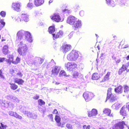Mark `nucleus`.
Instances as JSON below:
<instances>
[{
  "label": "nucleus",
  "mask_w": 129,
  "mask_h": 129,
  "mask_svg": "<svg viewBox=\"0 0 129 129\" xmlns=\"http://www.w3.org/2000/svg\"><path fill=\"white\" fill-rule=\"evenodd\" d=\"M76 19L75 17L71 16L68 18L67 22L70 25H73Z\"/></svg>",
  "instance_id": "9d476101"
},
{
  "label": "nucleus",
  "mask_w": 129,
  "mask_h": 129,
  "mask_svg": "<svg viewBox=\"0 0 129 129\" xmlns=\"http://www.w3.org/2000/svg\"><path fill=\"white\" fill-rule=\"evenodd\" d=\"M27 7L29 8H31L33 7V4L31 3H28L27 5Z\"/></svg>",
  "instance_id": "603ef678"
},
{
  "label": "nucleus",
  "mask_w": 129,
  "mask_h": 129,
  "mask_svg": "<svg viewBox=\"0 0 129 129\" xmlns=\"http://www.w3.org/2000/svg\"><path fill=\"white\" fill-rule=\"evenodd\" d=\"M39 111L42 112H44V111L41 108H39Z\"/></svg>",
  "instance_id": "338daca9"
},
{
  "label": "nucleus",
  "mask_w": 129,
  "mask_h": 129,
  "mask_svg": "<svg viewBox=\"0 0 129 129\" xmlns=\"http://www.w3.org/2000/svg\"><path fill=\"white\" fill-rule=\"evenodd\" d=\"M84 12L83 11H81L80 12L79 14L81 16H83L84 15Z\"/></svg>",
  "instance_id": "4d7b16f0"
},
{
  "label": "nucleus",
  "mask_w": 129,
  "mask_h": 129,
  "mask_svg": "<svg viewBox=\"0 0 129 129\" xmlns=\"http://www.w3.org/2000/svg\"><path fill=\"white\" fill-rule=\"evenodd\" d=\"M9 114L10 115L14 116L16 118H18L20 119H21L22 117L20 116L16 112H14L12 111H10L9 112Z\"/></svg>",
  "instance_id": "412c9836"
},
{
  "label": "nucleus",
  "mask_w": 129,
  "mask_h": 129,
  "mask_svg": "<svg viewBox=\"0 0 129 129\" xmlns=\"http://www.w3.org/2000/svg\"><path fill=\"white\" fill-rule=\"evenodd\" d=\"M110 74V72H108L107 74L105 75L104 77V80H108L109 78V76Z\"/></svg>",
  "instance_id": "58836bf2"
},
{
  "label": "nucleus",
  "mask_w": 129,
  "mask_h": 129,
  "mask_svg": "<svg viewBox=\"0 0 129 129\" xmlns=\"http://www.w3.org/2000/svg\"><path fill=\"white\" fill-rule=\"evenodd\" d=\"M0 104L3 106H5V102H4V101L3 100H0Z\"/></svg>",
  "instance_id": "5fc2aeb1"
},
{
  "label": "nucleus",
  "mask_w": 129,
  "mask_h": 129,
  "mask_svg": "<svg viewBox=\"0 0 129 129\" xmlns=\"http://www.w3.org/2000/svg\"><path fill=\"white\" fill-rule=\"evenodd\" d=\"M26 31L21 30L19 31L17 34V36L18 39H22L24 35H25Z\"/></svg>",
  "instance_id": "f8f14e48"
},
{
  "label": "nucleus",
  "mask_w": 129,
  "mask_h": 129,
  "mask_svg": "<svg viewBox=\"0 0 129 129\" xmlns=\"http://www.w3.org/2000/svg\"><path fill=\"white\" fill-rule=\"evenodd\" d=\"M35 13L36 15H38L39 14V12L37 11H35Z\"/></svg>",
  "instance_id": "69168bd1"
},
{
  "label": "nucleus",
  "mask_w": 129,
  "mask_h": 129,
  "mask_svg": "<svg viewBox=\"0 0 129 129\" xmlns=\"http://www.w3.org/2000/svg\"><path fill=\"white\" fill-rule=\"evenodd\" d=\"M126 125V129H129V127L125 124V123L123 121L117 123L113 127V129H123L124 127V125Z\"/></svg>",
  "instance_id": "20e7f679"
},
{
  "label": "nucleus",
  "mask_w": 129,
  "mask_h": 129,
  "mask_svg": "<svg viewBox=\"0 0 129 129\" xmlns=\"http://www.w3.org/2000/svg\"><path fill=\"white\" fill-rule=\"evenodd\" d=\"M100 76L97 73H94L93 74L92 78L94 80H97L99 79Z\"/></svg>",
  "instance_id": "7c9ffc66"
},
{
  "label": "nucleus",
  "mask_w": 129,
  "mask_h": 129,
  "mask_svg": "<svg viewBox=\"0 0 129 129\" xmlns=\"http://www.w3.org/2000/svg\"><path fill=\"white\" fill-rule=\"evenodd\" d=\"M9 59H6V61L9 63H11V62L12 63V62L14 61L13 60V56L12 55H9L8 56Z\"/></svg>",
  "instance_id": "c85d7f7f"
},
{
  "label": "nucleus",
  "mask_w": 129,
  "mask_h": 129,
  "mask_svg": "<svg viewBox=\"0 0 129 129\" xmlns=\"http://www.w3.org/2000/svg\"><path fill=\"white\" fill-rule=\"evenodd\" d=\"M49 117L51 119H53V115L52 114H50L49 115Z\"/></svg>",
  "instance_id": "774afa93"
},
{
  "label": "nucleus",
  "mask_w": 129,
  "mask_h": 129,
  "mask_svg": "<svg viewBox=\"0 0 129 129\" xmlns=\"http://www.w3.org/2000/svg\"><path fill=\"white\" fill-rule=\"evenodd\" d=\"M111 110L108 108H105L103 110V113L106 114L107 115L110 117H113V115L112 113H111Z\"/></svg>",
  "instance_id": "a211bd4d"
},
{
  "label": "nucleus",
  "mask_w": 129,
  "mask_h": 129,
  "mask_svg": "<svg viewBox=\"0 0 129 129\" xmlns=\"http://www.w3.org/2000/svg\"><path fill=\"white\" fill-rule=\"evenodd\" d=\"M107 3L109 6L112 7L114 6L116 4V3L114 2V1L111 0H106Z\"/></svg>",
  "instance_id": "393cba45"
},
{
  "label": "nucleus",
  "mask_w": 129,
  "mask_h": 129,
  "mask_svg": "<svg viewBox=\"0 0 129 129\" xmlns=\"http://www.w3.org/2000/svg\"><path fill=\"white\" fill-rule=\"evenodd\" d=\"M10 73L13 75H14L15 74V70H14L13 69H10Z\"/></svg>",
  "instance_id": "de8ad7c7"
},
{
  "label": "nucleus",
  "mask_w": 129,
  "mask_h": 129,
  "mask_svg": "<svg viewBox=\"0 0 129 129\" xmlns=\"http://www.w3.org/2000/svg\"><path fill=\"white\" fill-rule=\"evenodd\" d=\"M43 61V60L40 57H37L34 61V64L38 65L41 64Z\"/></svg>",
  "instance_id": "aec40b11"
},
{
  "label": "nucleus",
  "mask_w": 129,
  "mask_h": 129,
  "mask_svg": "<svg viewBox=\"0 0 129 129\" xmlns=\"http://www.w3.org/2000/svg\"><path fill=\"white\" fill-rule=\"evenodd\" d=\"M123 87L121 86H120L115 89V91L119 93H121L123 91Z\"/></svg>",
  "instance_id": "5701e85b"
},
{
  "label": "nucleus",
  "mask_w": 129,
  "mask_h": 129,
  "mask_svg": "<svg viewBox=\"0 0 129 129\" xmlns=\"http://www.w3.org/2000/svg\"><path fill=\"white\" fill-rule=\"evenodd\" d=\"M115 96L116 95L115 94L111 93L107 95V99H109L110 102H112L116 100Z\"/></svg>",
  "instance_id": "f3484780"
},
{
  "label": "nucleus",
  "mask_w": 129,
  "mask_h": 129,
  "mask_svg": "<svg viewBox=\"0 0 129 129\" xmlns=\"http://www.w3.org/2000/svg\"><path fill=\"white\" fill-rule=\"evenodd\" d=\"M55 31L54 26H50L49 28L48 31L50 33L53 35V39L54 40L55 34H54Z\"/></svg>",
  "instance_id": "6ab92c4d"
},
{
  "label": "nucleus",
  "mask_w": 129,
  "mask_h": 129,
  "mask_svg": "<svg viewBox=\"0 0 129 129\" xmlns=\"http://www.w3.org/2000/svg\"><path fill=\"white\" fill-rule=\"evenodd\" d=\"M38 102L39 104L41 106L44 105L45 104V102L41 99H39L38 100Z\"/></svg>",
  "instance_id": "e433bc0d"
},
{
  "label": "nucleus",
  "mask_w": 129,
  "mask_h": 129,
  "mask_svg": "<svg viewBox=\"0 0 129 129\" xmlns=\"http://www.w3.org/2000/svg\"><path fill=\"white\" fill-rule=\"evenodd\" d=\"M39 97L38 95H36L33 97V98L36 100H37L39 98Z\"/></svg>",
  "instance_id": "bf43d9fd"
},
{
  "label": "nucleus",
  "mask_w": 129,
  "mask_h": 129,
  "mask_svg": "<svg viewBox=\"0 0 129 129\" xmlns=\"http://www.w3.org/2000/svg\"><path fill=\"white\" fill-rule=\"evenodd\" d=\"M83 96L86 101L88 102L94 97V94L91 92H84L83 93Z\"/></svg>",
  "instance_id": "39448f33"
},
{
  "label": "nucleus",
  "mask_w": 129,
  "mask_h": 129,
  "mask_svg": "<svg viewBox=\"0 0 129 129\" xmlns=\"http://www.w3.org/2000/svg\"><path fill=\"white\" fill-rule=\"evenodd\" d=\"M63 32L62 31H60L56 35H55L54 39L57 38L61 37L63 35Z\"/></svg>",
  "instance_id": "2f4dec72"
},
{
  "label": "nucleus",
  "mask_w": 129,
  "mask_h": 129,
  "mask_svg": "<svg viewBox=\"0 0 129 129\" xmlns=\"http://www.w3.org/2000/svg\"><path fill=\"white\" fill-rule=\"evenodd\" d=\"M65 67L68 71H72L76 68L77 65L75 63L72 62H68L65 64Z\"/></svg>",
  "instance_id": "423d86ee"
},
{
  "label": "nucleus",
  "mask_w": 129,
  "mask_h": 129,
  "mask_svg": "<svg viewBox=\"0 0 129 129\" xmlns=\"http://www.w3.org/2000/svg\"><path fill=\"white\" fill-rule=\"evenodd\" d=\"M129 47V45L128 44H127L125 45L123 47V48H128Z\"/></svg>",
  "instance_id": "680f3d73"
},
{
  "label": "nucleus",
  "mask_w": 129,
  "mask_h": 129,
  "mask_svg": "<svg viewBox=\"0 0 129 129\" xmlns=\"http://www.w3.org/2000/svg\"><path fill=\"white\" fill-rule=\"evenodd\" d=\"M112 89V88H109L108 89L107 91V95H109V94L112 93L111 92Z\"/></svg>",
  "instance_id": "09e8293b"
},
{
  "label": "nucleus",
  "mask_w": 129,
  "mask_h": 129,
  "mask_svg": "<svg viewBox=\"0 0 129 129\" xmlns=\"http://www.w3.org/2000/svg\"><path fill=\"white\" fill-rule=\"evenodd\" d=\"M73 32H71L70 34L68 35V36L69 37V38H71L73 36Z\"/></svg>",
  "instance_id": "6e6d98bb"
},
{
  "label": "nucleus",
  "mask_w": 129,
  "mask_h": 129,
  "mask_svg": "<svg viewBox=\"0 0 129 129\" xmlns=\"http://www.w3.org/2000/svg\"><path fill=\"white\" fill-rule=\"evenodd\" d=\"M67 127L69 129H72L73 128L72 125L69 123H68L66 125Z\"/></svg>",
  "instance_id": "79ce46f5"
},
{
  "label": "nucleus",
  "mask_w": 129,
  "mask_h": 129,
  "mask_svg": "<svg viewBox=\"0 0 129 129\" xmlns=\"http://www.w3.org/2000/svg\"><path fill=\"white\" fill-rule=\"evenodd\" d=\"M7 98L8 99H11L13 102H15L18 103L19 100L15 96L9 95L7 96Z\"/></svg>",
  "instance_id": "2eb2a0df"
},
{
  "label": "nucleus",
  "mask_w": 129,
  "mask_h": 129,
  "mask_svg": "<svg viewBox=\"0 0 129 129\" xmlns=\"http://www.w3.org/2000/svg\"><path fill=\"white\" fill-rule=\"evenodd\" d=\"M59 73L58 76L59 77H62L63 76H68L69 75H67L65 72L63 70H61Z\"/></svg>",
  "instance_id": "cd10ccee"
},
{
  "label": "nucleus",
  "mask_w": 129,
  "mask_h": 129,
  "mask_svg": "<svg viewBox=\"0 0 129 129\" xmlns=\"http://www.w3.org/2000/svg\"><path fill=\"white\" fill-rule=\"evenodd\" d=\"M78 76V73H76L75 74H74V77L75 78H76Z\"/></svg>",
  "instance_id": "e2e57ef3"
},
{
  "label": "nucleus",
  "mask_w": 129,
  "mask_h": 129,
  "mask_svg": "<svg viewBox=\"0 0 129 129\" xmlns=\"http://www.w3.org/2000/svg\"><path fill=\"white\" fill-rule=\"evenodd\" d=\"M78 56V53L75 50H73L67 56V59L70 61L76 60Z\"/></svg>",
  "instance_id": "f03ea898"
},
{
  "label": "nucleus",
  "mask_w": 129,
  "mask_h": 129,
  "mask_svg": "<svg viewBox=\"0 0 129 129\" xmlns=\"http://www.w3.org/2000/svg\"><path fill=\"white\" fill-rule=\"evenodd\" d=\"M21 17L23 20L25 22H27L29 20L28 15L26 14H22Z\"/></svg>",
  "instance_id": "bb28decb"
},
{
  "label": "nucleus",
  "mask_w": 129,
  "mask_h": 129,
  "mask_svg": "<svg viewBox=\"0 0 129 129\" xmlns=\"http://www.w3.org/2000/svg\"><path fill=\"white\" fill-rule=\"evenodd\" d=\"M125 1H121L119 3L120 5L121 6H123L125 5Z\"/></svg>",
  "instance_id": "37998d69"
},
{
  "label": "nucleus",
  "mask_w": 129,
  "mask_h": 129,
  "mask_svg": "<svg viewBox=\"0 0 129 129\" xmlns=\"http://www.w3.org/2000/svg\"><path fill=\"white\" fill-rule=\"evenodd\" d=\"M0 22L1 23V24H2L3 26H0V30H1L2 28L4 27L5 25V22H4L3 21V20L1 19L0 20Z\"/></svg>",
  "instance_id": "ea45409f"
},
{
  "label": "nucleus",
  "mask_w": 129,
  "mask_h": 129,
  "mask_svg": "<svg viewBox=\"0 0 129 129\" xmlns=\"http://www.w3.org/2000/svg\"><path fill=\"white\" fill-rule=\"evenodd\" d=\"M6 15V12L4 11H1L0 13V15L3 17H4Z\"/></svg>",
  "instance_id": "c03bdc74"
},
{
  "label": "nucleus",
  "mask_w": 129,
  "mask_h": 129,
  "mask_svg": "<svg viewBox=\"0 0 129 129\" xmlns=\"http://www.w3.org/2000/svg\"><path fill=\"white\" fill-rule=\"evenodd\" d=\"M125 106L123 107L120 110V113L123 116H125L127 115V112L125 110Z\"/></svg>",
  "instance_id": "a878e982"
},
{
  "label": "nucleus",
  "mask_w": 129,
  "mask_h": 129,
  "mask_svg": "<svg viewBox=\"0 0 129 129\" xmlns=\"http://www.w3.org/2000/svg\"><path fill=\"white\" fill-rule=\"evenodd\" d=\"M10 87L13 90H15L18 88L17 85H16L15 83H10Z\"/></svg>",
  "instance_id": "f704fd0d"
},
{
  "label": "nucleus",
  "mask_w": 129,
  "mask_h": 129,
  "mask_svg": "<svg viewBox=\"0 0 129 129\" xmlns=\"http://www.w3.org/2000/svg\"><path fill=\"white\" fill-rule=\"evenodd\" d=\"M6 59L5 58H0V63L2 62L4 60L6 61Z\"/></svg>",
  "instance_id": "864d4df0"
},
{
  "label": "nucleus",
  "mask_w": 129,
  "mask_h": 129,
  "mask_svg": "<svg viewBox=\"0 0 129 129\" xmlns=\"http://www.w3.org/2000/svg\"><path fill=\"white\" fill-rule=\"evenodd\" d=\"M44 2V0H35L34 4L37 7L39 6L42 5Z\"/></svg>",
  "instance_id": "4be33fe9"
},
{
  "label": "nucleus",
  "mask_w": 129,
  "mask_h": 129,
  "mask_svg": "<svg viewBox=\"0 0 129 129\" xmlns=\"http://www.w3.org/2000/svg\"><path fill=\"white\" fill-rule=\"evenodd\" d=\"M63 12L65 13H69L71 12V11L70 10L67 9H65L63 10Z\"/></svg>",
  "instance_id": "3c124183"
},
{
  "label": "nucleus",
  "mask_w": 129,
  "mask_h": 129,
  "mask_svg": "<svg viewBox=\"0 0 129 129\" xmlns=\"http://www.w3.org/2000/svg\"><path fill=\"white\" fill-rule=\"evenodd\" d=\"M55 119L57 123L60 122L61 121V118L58 116L56 115L55 118Z\"/></svg>",
  "instance_id": "c9c22d12"
},
{
  "label": "nucleus",
  "mask_w": 129,
  "mask_h": 129,
  "mask_svg": "<svg viewBox=\"0 0 129 129\" xmlns=\"http://www.w3.org/2000/svg\"><path fill=\"white\" fill-rule=\"evenodd\" d=\"M126 69V67L125 65H123L122 67L119 69L118 72L119 74H121L122 72Z\"/></svg>",
  "instance_id": "72a5a7b5"
},
{
  "label": "nucleus",
  "mask_w": 129,
  "mask_h": 129,
  "mask_svg": "<svg viewBox=\"0 0 129 129\" xmlns=\"http://www.w3.org/2000/svg\"><path fill=\"white\" fill-rule=\"evenodd\" d=\"M0 77L2 78H4V76L3 74H0Z\"/></svg>",
  "instance_id": "0e129e2a"
},
{
  "label": "nucleus",
  "mask_w": 129,
  "mask_h": 129,
  "mask_svg": "<svg viewBox=\"0 0 129 129\" xmlns=\"http://www.w3.org/2000/svg\"><path fill=\"white\" fill-rule=\"evenodd\" d=\"M129 90V87L127 86H125L124 87V92L126 93Z\"/></svg>",
  "instance_id": "a19ab883"
},
{
  "label": "nucleus",
  "mask_w": 129,
  "mask_h": 129,
  "mask_svg": "<svg viewBox=\"0 0 129 129\" xmlns=\"http://www.w3.org/2000/svg\"><path fill=\"white\" fill-rule=\"evenodd\" d=\"M90 127V126L89 125H84L83 126V128L84 129H89Z\"/></svg>",
  "instance_id": "a18cd8bd"
},
{
  "label": "nucleus",
  "mask_w": 129,
  "mask_h": 129,
  "mask_svg": "<svg viewBox=\"0 0 129 129\" xmlns=\"http://www.w3.org/2000/svg\"><path fill=\"white\" fill-rule=\"evenodd\" d=\"M17 51L19 54L22 55H25L27 52L28 48L26 45L22 42H20L18 45Z\"/></svg>",
  "instance_id": "f257e3e1"
},
{
  "label": "nucleus",
  "mask_w": 129,
  "mask_h": 129,
  "mask_svg": "<svg viewBox=\"0 0 129 129\" xmlns=\"http://www.w3.org/2000/svg\"><path fill=\"white\" fill-rule=\"evenodd\" d=\"M61 70V68L60 67L56 66L53 68L52 71V74L57 75Z\"/></svg>",
  "instance_id": "ddd939ff"
},
{
  "label": "nucleus",
  "mask_w": 129,
  "mask_h": 129,
  "mask_svg": "<svg viewBox=\"0 0 129 129\" xmlns=\"http://www.w3.org/2000/svg\"><path fill=\"white\" fill-rule=\"evenodd\" d=\"M88 115L89 117L95 116L98 114V111L95 109H93L91 111H88Z\"/></svg>",
  "instance_id": "4468645a"
},
{
  "label": "nucleus",
  "mask_w": 129,
  "mask_h": 129,
  "mask_svg": "<svg viewBox=\"0 0 129 129\" xmlns=\"http://www.w3.org/2000/svg\"><path fill=\"white\" fill-rule=\"evenodd\" d=\"M8 105V106L10 107L11 108H13L14 107V105L11 103H7Z\"/></svg>",
  "instance_id": "8fccbe9b"
},
{
  "label": "nucleus",
  "mask_w": 129,
  "mask_h": 129,
  "mask_svg": "<svg viewBox=\"0 0 129 129\" xmlns=\"http://www.w3.org/2000/svg\"><path fill=\"white\" fill-rule=\"evenodd\" d=\"M82 24V21L81 20H76L73 25L74 29L75 30H77L81 27Z\"/></svg>",
  "instance_id": "6e6552de"
},
{
  "label": "nucleus",
  "mask_w": 129,
  "mask_h": 129,
  "mask_svg": "<svg viewBox=\"0 0 129 129\" xmlns=\"http://www.w3.org/2000/svg\"><path fill=\"white\" fill-rule=\"evenodd\" d=\"M26 108L24 107H22L20 109V111L24 113L27 114V116L29 117L32 118L33 119H36L37 118V115L35 114L32 113L30 112H27L25 111Z\"/></svg>",
  "instance_id": "7ed1b4c3"
},
{
  "label": "nucleus",
  "mask_w": 129,
  "mask_h": 129,
  "mask_svg": "<svg viewBox=\"0 0 129 129\" xmlns=\"http://www.w3.org/2000/svg\"><path fill=\"white\" fill-rule=\"evenodd\" d=\"M15 82L19 84H21L24 82V81L22 79H19L17 78H15Z\"/></svg>",
  "instance_id": "473e14b6"
},
{
  "label": "nucleus",
  "mask_w": 129,
  "mask_h": 129,
  "mask_svg": "<svg viewBox=\"0 0 129 129\" xmlns=\"http://www.w3.org/2000/svg\"><path fill=\"white\" fill-rule=\"evenodd\" d=\"M25 39L30 42L33 41L32 38L30 33L28 31H26L25 34Z\"/></svg>",
  "instance_id": "9b49d317"
},
{
  "label": "nucleus",
  "mask_w": 129,
  "mask_h": 129,
  "mask_svg": "<svg viewBox=\"0 0 129 129\" xmlns=\"http://www.w3.org/2000/svg\"><path fill=\"white\" fill-rule=\"evenodd\" d=\"M8 46L7 45H5L4 46L3 49V53L5 54H6L8 53Z\"/></svg>",
  "instance_id": "c756f323"
},
{
  "label": "nucleus",
  "mask_w": 129,
  "mask_h": 129,
  "mask_svg": "<svg viewBox=\"0 0 129 129\" xmlns=\"http://www.w3.org/2000/svg\"><path fill=\"white\" fill-rule=\"evenodd\" d=\"M71 47L70 45L66 44L62 46V51L64 53H66L70 50Z\"/></svg>",
  "instance_id": "dca6fc26"
},
{
  "label": "nucleus",
  "mask_w": 129,
  "mask_h": 129,
  "mask_svg": "<svg viewBox=\"0 0 129 129\" xmlns=\"http://www.w3.org/2000/svg\"><path fill=\"white\" fill-rule=\"evenodd\" d=\"M16 21L17 22H19L21 21V19L18 17H15Z\"/></svg>",
  "instance_id": "49530a36"
},
{
  "label": "nucleus",
  "mask_w": 129,
  "mask_h": 129,
  "mask_svg": "<svg viewBox=\"0 0 129 129\" xmlns=\"http://www.w3.org/2000/svg\"><path fill=\"white\" fill-rule=\"evenodd\" d=\"M20 60V59L18 57H17L15 61L12 62V63L14 64H16L18 63Z\"/></svg>",
  "instance_id": "4c0bfd02"
},
{
  "label": "nucleus",
  "mask_w": 129,
  "mask_h": 129,
  "mask_svg": "<svg viewBox=\"0 0 129 129\" xmlns=\"http://www.w3.org/2000/svg\"><path fill=\"white\" fill-rule=\"evenodd\" d=\"M21 4L20 3H14L12 4V8L14 10L18 12L20 10Z\"/></svg>",
  "instance_id": "1a4fd4ad"
},
{
  "label": "nucleus",
  "mask_w": 129,
  "mask_h": 129,
  "mask_svg": "<svg viewBox=\"0 0 129 129\" xmlns=\"http://www.w3.org/2000/svg\"><path fill=\"white\" fill-rule=\"evenodd\" d=\"M17 74L19 77H21L23 75L20 72H18L17 73Z\"/></svg>",
  "instance_id": "13d9d810"
},
{
  "label": "nucleus",
  "mask_w": 129,
  "mask_h": 129,
  "mask_svg": "<svg viewBox=\"0 0 129 129\" xmlns=\"http://www.w3.org/2000/svg\"><path fill=\"white\" fill-rule=\"evenodd\" d=\"M54 114H56L58 113V111L56 109H54L53 112Z\"/></svg>",
  "instance_id": "052dcab7"
},
{
  "label": "nucleus",
  "mask_w": 129,
  "mask_h": 129,
  "mask_svg": "<svg viewBox=\"0 0 129 129\" xmlns=\"http://www.w3.org/2000/svg\"><path fill=\"white\" fill-rule=\"evenodd\" d=\"M52 19L54 20L56 22L62 21L63 20H61L60 17L57 13H55L51 16Z\"/></svg>",
  "instance_id": "0eeeda50"
},
{
  "label": "nucleus",
  "mask_w": 129,
  "mask_h": 129,
  "mask_svg": "<svg viewBox=\"0 0 129 129\" xmlns=\"http://www.w3.org/2000/svg\"><path fill=\"white\" fill-rule=\"evenodd\" d=\"M121 105L120 104L116 102L113 104L112 106V108L116 110H118L119 108H120Z\"/></svg>",
  "instance_id": "b1692460"
}]
</instances>
